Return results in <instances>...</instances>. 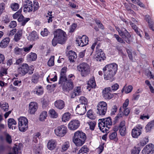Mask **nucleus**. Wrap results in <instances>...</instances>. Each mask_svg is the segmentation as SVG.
I'll list each match as a JSON object with an SVG mask.
<instances>
[{"label":"nucleus","instance_id":"10","mask_svg":"<svg viewBox=\"0 0 154 154\" xmlns=\"http://www.w3.org/2000/svg\"><path fill=\"white\" fill-rule=\"evenodd\" d=\"M142 127L140 125H137L135 126L132 130L131 135L132 137L135 138H137L142 133L141 130Z\"/></svg>","mask_w":154,"mask_h":154},{"label":"nucleus","instance_id":"56","mask_svg":"<svg viewBox=\"0 0 154 154\" xmlns=\"http://www.w3.org/2000/svg\"><path fill=\"white\" fill-rule=\"evenodd\" d=\"M33 151L35 154H41L40 148L38 146H35L34 148Z\"/></svg>","mask_w":154,"mask_h":154},{"label":"nucleus","instance_id":"3","mask_svg":"<svg viewBox=\"0 0 154 154\" xmlns=\"http://www.w3.org/2000/svg\"><path fill=\"white\" fill-rule=\"evenodd\" d=\"M112 123L111 118L108 117L103 119V120L102 119H100L98 123V126L102 132L107 133Z\"/></svg>","mask_w":154,"mask_h":154},{"label":"nucleus","instance_id":"6","mask_svg":"<svg viewBox=\"0 0 154 154\" xmlns=\"http://www.w3.org/2000/svg\"><path fill=\"white\" fill-rule=\"evenodd\" d=\"M18 128L20 131L24 132L28 129V119L25 117H20L18 119Z\"/></svg>","mask_w":154,"mask_h":154},{"label":"nucleus","instance_id":"42","mask_svg":"<svg viewBox=\"0 0 154 154\" xmlns=\"http://www.w3.org/2000/svg\"><path fill=\"white\" fill-rule=\"evenodd\" d=\"M49 115L51 117L53 118H56L58 116L57 113L54 109H51L49 112Z\"/></svg>","mask_w":154,"mask_h":154},{"label":"nucleus","instance_id":"61","mask_svg":"<svg viewBox=\"0 0 154 154\" xmlns=\"http://www.w3.org/2000/svg\"><path fill=\"white\" fill-rule=\"evenodd\" d=\"M17 26V23L15 21H12L9 25V27L11 28H13Z\"/></svg>","mask_w":154,"mask_h":154},{"label":"nucleus","instance_id":"5","mask_svg":"<svg viewBox=\"0 0 154 154\" xmlns=\"http://www.w3.org/2000/svg\"><path fill=\"white\" fill-rule=\"evenodd\" d=\"M54 37L57 39L59 43L63 44L65 43L66 40V34L63 30L57 29L54 32Z\"/></svg>","mask_w":154,"mask_h":154},{"label":"nucleus","instance_id":"31","mask_svg":"<svg viewBox=\"0 0 154 154\" xmlns=\"http://www.w3.org/2000/svg\"><path fill=\"white\" fill-rule=\"evenodd\" d=\"M10 40L9 38H6L4 39L0 43V47L1 48L6 47L8 44Z\"/></svg>","mask_w":154,"mask_h":154},{"label":"nucleus","instance_id":"40","mask_svg":"<svg viewBox=\"0 0 154 154\" xmlns=\"http://www.w3.org/2000/svg\"><path fill=\"white\" fill-rule=\"evenodd\" d=\"M89 151V149L86 145H84L82 146L79 150V153L83 152L85 153H87Z\"/></svg>","mask_w":154,"mask_h":154},{"label":"nucleus","instance_id":"2","mask_svg":"<svg viewBox=\"0 0 154 154\" xmlns=\"http://www.w3.org/2000/svg\"><path fill=\"white\" fill-rule=\"evenodd\" d=\"M75 79L74 75L71 74L68 76L67 78L59 80V84L60 85L64 91H69L74 87L73 81Z\"/></svg>","mask_w":154,"mask_h":154},{"label":"nucleus","instance_id":"55","mask_svg":"<svg viewBox=\"0 0 154 154\" xmlns=\"http://www.w3.org/2000/svg\"><path fill=\"white\" fill-rule=\"evenodd\" d=\"M39 8V4L36 1H33V11L35 12L37 11Z\"/></svg>","mask_w":154,"mask_h":154},{"label":"nucleus","instance_id":"20","mask_svg":"<svg viewBox=\"0 0 154 154\" xmlns=\"http://www.w3.org/2000/svg\"><path fill=\"white\" fill-rule=\"evenodd\" d=\"M57 142L56 141L53 139L49 140L48 142L47 148L51 150L54 149L56 147Z\"/></svg>","mask_w":154,"mask_h":154},{"label":"nucleus","instance_id":"9","mask_svg":"<svg viewBox=\"0 0 154 154\" xmlns=\"http://www.w3.org/2000/svg\"><path fill=\"white\" fill-rule=\"evenodd\" d=\"M54 133L57 137H64L67 133V127L64 125H61L57 127L54 129Z\"/></svg>","mask_w":154,"mask_h":154},{"label":"nucleus","instance_id":"25","mask_svg":"<svg viewBox=\"0 0 154 154\" xmlns=\"http://www.w3.org/2000/svg\"><path fill=\"white\" fill-rule=\"evenodd\" d=\"M54 105L57 108L59 109H62L64 107L65 103L63 100H59L55 101Z\"/></svg>","mask_w":154,"mask_h":154},{"label":"nucleus","instance_id":"63","mask_svg":"<svg viewBox=\"0 0 154 154\" xmlns=\"http://www.w3.org/2000/svg\"><path fill=\"white\" fill-rule=\"evenodd\" d=\"M140 150L138 148L134 147L132 150L131 154H139Z\"/></svg>","mask_w":154,"mask_h":154},{"label":"nucleus","instance_id":"33","mask_svg":"<svg viewBox=\"0 0 154 154\" xmlns=\"http://www.w3.org/2000/svg\"><path fill=\"white\" fill-rule=\"evenodd\" d=\"M37 58V55L35 53H31L27 56V60L29 61L35 60Z\"/></svg>","mask_w":154,"mask_h":154},{"label":"nucleus","instance_id":"39","mask_svg":"<svg viewBox=\"0 0 154 154\" xmlns=\"http://www.w3.org/2000/svg\"><path fill=\"white\" fill-rule=\"evenodd\" d=\"M133 89V87L131 85H129L128 86L125 87L124 86L122 90V92L124 91L126 94H128L131 92Z\"/></svg>","mask_w":154,"mask_h":154},{"label":"nucleus","instance_id":"34","mask_svg":"<svg viewBox=\"0 0 154 154\" xmlns=\"http://www.w3.org/2000/svg\"><path fill=\"white\" fill-rule=\"evenodd\" d=\"M40 79L39 75L37 73L33 74L32 77L31 81L32 83H33L35 84H37Z\"/></svg>","mask_w":154,"mask_h":154},{"label":"nucleus","instance_id":"18","mask_svg":"<svg viewBox=\"0 0 154 154\" xmlns=\"http://www.w3.org/2000/svg\"><path fill=\"white\" fill-rule=\"evenodd\" d=\"M96 51L97 53L96 58L97 61H101L102 60H104L105 59V54L101 49L97 50Z\"/></svg>","mask_w":154,"mask_h":154},{"label":"nucleus","instance_id":"16","mask_svg":"<svg viewBox=\"0 0 154 154\" xmlns=\"http://www.w3.org/2000/svg\"><path fill=\"white\" fill-rule=\"evenodd\" d=\"M29 67L28 64L23 63L18 69L19 72L22 75H24L28 72Z\"/></svg>","mask_w":154,"mask_h":154},{"label":"nucleus","instance_id":"60","mask_svg":"<svg viewBox=\"0 0 154 154\" xmlns=\"http://www.w3.org/2000/svg\"><path fill=\"white\" fill-rule=\"evenodd\" d=\"M5 137L6 142L8 143H11L12 142L11 136L8 134H6Z\"/></svg>","mask_w":154,"mask_h":154},{"label":"nucleus","instance_id":"11","mask_svg":"<svg viewBox=\"0 0 154 154\" xmlns=\"http://www.w3.org/2000/svg\"><path fill=\"white\" fill-rule=\"evenodd\" d=\"M76 42L78 45L82 47H83L88 44V38L86 36L83 35L81 38H77Z\"/></svg>","mask_w":154,"mask_h":154},{"label":"nucleus","instance_id":"48","mask_svg":"<svg viewBox=\"0 0 154 154\" xmlns=\"http://www.w3.org/2000/svg\"><path fill=\"white\" fill-rule=\"evenodd\" d=\"M89 126L90 129L91 130H94L96 125V122L94 121L89 122L87 123Z\"/></svg>","mask_w":154,"mask_h":154},{"label":"nucleus","instance_id":"7","mask_svg":"<svg viewBox=\"0 0 154 154\" xmlns=\"http://www.w3.org/2000/svg\"><path fill=\"white\" fill-rule=\"evenodd\" d=\"M116 30L118 32L119 35L124 39L125 41L128 43L130 42V38L131 37V35L127 30L124 28H122L121 29L118 27L116 28Z\"/></svg>","mask_w":154,"mask_h":154},{"label":"nucleus","instance_id":"4","mask_svg":"<svg viewBox=\"0 0 154 154\" xmlns=\"http://www.w3.org/2000/svg\"><path fill=\"white\" fill-rule=\"evenodd\" d=\"M78 71L80 72L81 75L85 77L89 74L91 71L89 65L86 63H83L80 64L77 66Z\"/></svg>","mask_w":154,"mask_h":154},{"label":"nucleus","instance_id":"38","mask_svg":"<svg viewBox=\"0 0 154 154\" xmlns=\"http://www.w3.org/2000/svg\"><path fill=\"white\" fill-rule=\"evenodd\" d=\"M71 114L69 112L64 113L62 116V121L66 122L68 121L71 118Z\"/></svg>","mask_w":154,"mask_h":154},{"label":"nucleus","instance_id":"59","mask_svg":"<svg viewBox=\"0 0 154 154\" xmlns=\"http://www.w3.org/2000/svg\"><path fill=\"white\" fill-rule=\"evenodd\" d=\"M123 113L122 111H120L117 116L115 118L116 121H118L119 119H120L123 116Z\"/></svg>","mask_w":154,"mask_h":154},{"label":"nucleus","instance_id":"43","mask_svg":"<svg viewBox=\"0 0 154 154\" xmlns=\"http://www.w3.org/2000/svg\"><path fill=\"white\" fill-rule=\"evenodd\" d=\"M117 136V133L116 132H114L112 133L109 136V138L110 140H114L115 141L118 140Z\"/></svg>","mask_w":154,"mask_h":154},{"label":"nucleus","instance_id":"30","mask_svg":"<svg viewBox=\"0 0 154 154\" xmlns=\"http://www.w3.org/2000/svg\"><path fill=\"white\" fill-rule=\"evenodd\" d=\"M73 142L77 146H80L82 145L85 143V141L74 137L73 138Z\"/></svg>","mask_w":154,"mask_h":154},{"label":"nucleus","instance_id":"29","mask_svg":"<svg viewBox=\"0 0 154 154\" xmlns=\"http://www.w3.org/2000/svg\"><path fill=\"white\" fill-rule=\"evenodd\" d=\"M69 59L70 62H73L76 60L77 56L76 53L72 51H69Z\"/></svg>","mask_w":154,"mask_h":154},{"label":"nucleus","instance_id":"41","mask_svg":"<svg viewBox=\"0 0 154 154\" xmlns=\"http://www.w3.org/2000/svg\"><path fill=\"white\" fill-rule=\"evenodd\" d=\"M47 112L46 111L42 112L40 115L39 120L41 121H44L47 117Z\"/></svg>","mask_w":154,"mask_h":154},{"label":"nucleus","instance_id":"17","mask_svg":"<svg viewBox=\"0 0 154 154\" xmlns=\"http://www.w3.org/2000/svg\"><path fill=\"white\" fill-rule=\"evenodd\" d=\"M38 108V105L37 103L32 102L30 103L29 105V112L31 114H34Z\"/></svg>","mask_w":154,"mask_h":154},{"label":"nucleus","instance_id":"44","mask_svg":"<svg viewBox=\"0 0 154 154\" xmlns=\"http://www.w3.org/2000/svg\"><path fill=\"white\" fill-rule=\"evenodd\" d=\"M148 138L147 137H146L141 140L138 144L141 146H143L148 143Z\"/></svg>","mask_w":154,"mask_h":154},{"label":"nucleus","instance_id":"23","mask_svg":"<svg viewBox=\"0 0 154 154\" xmlns=\"http://www.w3.org/2000/svg\"><path fill=\"white\" fill-rule=\"evenodd\" d=\"M44 90L43 88L41 86H37L32 91V93L35 94L40 96L43 94Z\"/></svg>","mask_w":154,"mask_h":154},{"label":"nucleus","instance_id":"26","mask_svg":"<svg viewBox=\"0 0 154 154\" xmlns=\"http://www.w3.org/2000/svg\"><path fill=\"white\" fill-rule=\"evenodd\" d=\"M38 39V35L35 31L32 32L28 37V39L30 41H35Z\"/></svg>","mask_w":154,"mask_h":154},{"label":"nucleus","instance_id":"49","mask_svg":"<svg viewBox=\"0 0 154 154\" xmlns=\"http://www.w3.org/2000/svg\"><path fill=\"white\" fill-rule=\"evenodd\" d=\"M87 116L91 119H94L95 118V116L93 114L92 111L91 110H89L88 111L87 113Z\"/></svg>","mask_w":154,"mask_h":154},{"label":"nucleus","instance_id":"64","mask_svg":"<svg viewBox=\"0 0 154 154\" xmlns=\"http://www.w3.org/2000/svg\"><path fill=\"white\" fill-rule=\"evenodd\" d=\"M18 150L17 147L14 146L12 148V152H11L8 154H18Z\"/></svg>","mask_w":154,"mask_h":154},{"label":"nucleus","instance_id":"15","mask_svg":"<svg viewBox=\"0 0 154 154\" xmlns=\"http://www.w3.org/2000/svg\"><path fill=\"white\" fill-rule=\"evenodd\" d=\"M80 124V122L78 120H72L68 124V128L70 130H75L78 128Z\"/></svg>","mask_w":154,"mask_h":154},{"label":"nucleus","instance_id":"27","mask_svg":"<svg viewBox=\"0 0 154 154\" xmlns=\"http://www.w3.org/2000/svg\"><path fill=\"white\" fill-rule=\"evenodd\" d=\"M17 122L13 119H9L8 120V127L12 130L15 129L16 128V125Z\"/></svg>","mask_w":154,"mask_h":154},{"label":"nucleus","instance_id":"53","mask_svg":"<svg viewBox=\"0 0 154 154\" xmlns=\"http://www.w3.org/2000/svg\"><path fill=\"white\" fill-rule=\"evenodd\" d=\"M49 33V32L48 31V29L46 28H45L41 32V35L43 37L47 36Z\"/></svg>","mask_w":154,"mask_h":154},{"label":"nucleus","instance_id":"32","mask_svg":"<svg viewBox=\"0 0 154 154\" xmlns=\"http://www.w3.org/2000/svg\"><path fill=\"white\" fill-rule=\"evenodd\" d=\"M14 52V54L17 55H22L24 56L26 55L25 53L23 52V49L19 48L17 47L15 48Z\"/></svg>","mask_w":154,"mask_h":154},{"label":"nucleus","instance_id":"52","mask_svg":"<svg viewBox=\"0 0 154 154\" xmlns=\"http://www.w3.org/2000/svg\"><path fill=\"white\" fill-rule=\"evenodd\" d=\"M69 146V143L68 142H65L63 145L62 149L63 151H65L67 149Z\"/></svg>","mask_w":154,"mask_h":154},{"label":"nucleus","instance_id":"51","mask_svg":"<svg viewBox=\"0 0 154 154\" xmlns=\"http://www.w3.org/2000/svg\"><path fill=\"white\" fill-rule=\"evenodd\" d=\"M32 47L33 45H30L28 47L23 48H22L23 49V52L25 53L26 54L29 52Z\"/></svg>","mask_w":154,"mask_h":154},{"label":"nucleus","instance_id":"1","mask_svg":"<svg viewBox=\"0 0 154 154\" xmlns=\"http://www.w3.org/2000/svg\"><path fill=\"white\" fill-rule=\"evenodd\" d=\"M118 70V65L115 63L106 65L103 69L104 79L106 80L110 79L116 74Z\"/></svg>","mask_w":154,"mask_h":154},{"label":"nucleus","instance_id":"24","mask_svg":"<svg viewBox=\"0 0 154 154\" xmlns=\"http://www.w3.org/2000/svg\"><path fill=\"white\" fill-rule=\"evenodd\" d=\"M74 137L84 141H85L86 138L85 134L84 133L79 131L75 133Z\"/></svg>","mask_w":154,"mask_h":154},{"label":"nucleus","instance_id":"45","mask_svg":"<svg viewBox=\"0 0 154 154\" xmlns=\"http://www.w3.org/2000/svg\"><path fill=\"white\" fill-rule=\"evenodd\" d=\"M54 56H51L48 62V65L49 66H53L54 64Z\"/></svg>","mask_w":154,"mask_h":154},{"label":"nucleus","instance_id":"8","mask_svg":"<svg viewBox=\"0 0 154 154\" xmlns=\"http://www.w3.org/2000/svg\"><path fill=\"white\" fill-rule=\"evenodd\" d=\"M97 113L99 115H104L107 111V104L104 101H100L98 103L97 106Z\"/></svg>","mask_w":154,"mask_h":154},{"label":"nucleus","instance_id":"58","mask_svg":"<svg viewBox=\"0 0 154 154\" xmlns=\"http://www.w3.org/2000/svg\"><path fill=\"white\" fill-rule=\"evenodd\" d=\"M132 2L134 3L137 4L138 5L140 6L141 7H144V5L139 0H131Z\"/></svg>","mask_w":154,"mask_h":154},{"label":"nucleus","instance_id":"21","mask_svg":"<svg viewBox=\"0 0 154 154\" xmlns=\"http://www.w3.org/2000/svg\"><path fill=\"white\" fill-rule=\"evenodd\" d=\"M129 100L128 99H126L125 102L123 104L122 108L123 109V115L128 116L130 112L129 109L127 107L128 105Z\"/></svg>","mask_w":154,"mask_h":154},{"label":"nucleus","instance_id":"46","mask_svg":"<svg viewBox=\"0 0 154 154\" xmlns=\"http://www.w3.org/2000/svg\"><path fill=\"white\" fill-rule=\"evenodd\" d=\"M119 131L120 135L122 137H124L127 133L126 128H119Z\"/></svg>","mask_w":154,"mask_h":154},{"label":"nucleus","instance_id":"36","mask_svg":"<svg viewBox=\"0 0 154 154\" xmlns=\"http://www.w3.org/2000/svg\"><path fill=\"white\" fill-rule=\"evenodd\" d=\"M67 69V68L65 67H64L62 69L60 73L59 80L67 78L66 75Z\"/></svg>","mask_w":154,"mask_h":154},{"label":"nucleus","instance_id":"50","mask_svg":"<svg viewBox=\"0 0 154 154\" xmlns=\"http://www.w3.org/2000/svg\"><path fill=\"white\" fill-rule=\"evenodd\" d=\"M79 102L80 103V104H83L86 105L88 103L87 99L83 96H81L80 97Z\"/></svg>","mask_w":154,"mask_h":154},{"label":"nucleus","instance_id":"13","mask_svg":"<svg viewBox=\"0 0 154 154\" xmlns=\"http://www.w3.org/2000/svg\"><path fill=\"white\" fill-rule=\"evenodd\" d=\"M23 11L25 12H30L33 10L32 3V2L29 0L25 1L24 4Z\"/></svg>","mask_w":154,"mask_h":154},{"label":"nucleus","instance_id":"37","mask_svg":"<svg viewBox=\"0 0 154 154\" xmlns=\"http://www.w3.org/2000/svg\"><path fill=\"white\" fill-rule=\"evenodd\" d=\"M154 126V120L149 122L145 127L146 131L148 132L151 131Z\"/></svg>","mask_w":154,"mask_h":154},{"label":"nucleus","instance_id":"62","mask_svg":"<svg viewBox=\"0 0 154 154\" xmlns=\"http://www.w3.org/2000/svg\"><path fill=\"white\" fill-rule=\"evenodd\" d=\"M76 26V24L75 23L72 24L70 26L69 32L70 33L73 32L75 29Z\"/></svg>","mask_w":154,"mask_h":154},{"label":"nucleus","instance_id":"14","mask_svg":"<svg viewBox=\"0 0 154 154\" xmlns=\"http://www.w3.org/2000/svg\"><path fill=\"white\" fill-rule=\"evenodd\" d=\"M86 106L83 104H79L78 105L76 108L75 111L78 114L83 115L86 111Z\"/></svg>","mask_w":154,"mask_h":154},{"label":"nucleus","instance_id":"19","mask_svg":"<svg viewBox=\"0 0 154 154\" xmlns=\"http://www.w3.org/2000/svg\"><path fill=\"white\" fill-rule=\"evenodd\" d=\"M81 93V87H76L74 88L73 91L71 93L70 97L71 98H73L76 96L80 95Z\"/></svg>","mask_w":154,"mask_h":154},{"label":"nucleus","instance_id":"47","mask_svg":"<svg viewBox=\"0 0 154 154\" xmlns=\"http://www.w3.org/2000/svg\"><path fill=\"white\" fill-rule=\"evenodd\" d=\"M10 7L13 11H16L19 8V6L18 3H14L11 4Z\"/></svg>","mask_w":154,"mask_h":154},{"label":"nucleus","instance_id":"12","mask_svg":"<svg viewBox=\"0 0 154 154\" xmlns=\"http://www.w3.org/2000/svg\"><path fill=\"white\" fill-rule=\"evenodd\" d=\"M111 92H112V90L110 87H109L105 88L102 92L103 97L106 99H111L113 97V94L110 93Z\"/></svg>","mask_w":154,"mask_h":154},{"label":"nucleus","instance_id":"28","mask_svg":"<svg viewBox=\"0 0 154 154\" xmlns=\"http://www.w3.org/2000/svg\"><path fill=\"white\" fill-rule=\"evenodd\" d=\"M87 88L90 90L91 88H94L96 86V83L94 78H91L88 81Z\"/></svg>","mask_w":154,"mask_h":154},{"label":"nucleus","instance_id":"57","mask_svg":"<svg viewBox=\"0 0 154 154\" xmlns=\"http://www.w3.org/2000/svg\"><path fill=\"white\" fill-rule=\"evenodd\" d=\"M7 69L4 68H2L1 69V72H0V77L6 75L7 74Z\"/></svg>","mask_w":154,"mask_h":154},{"label":"nucleus","instance_id":"22","mask_svg":"<svg viewBox=\"0 0 154 154\" xmlns=\"http://www.w3.org/2000/svg\"><path fill=\"white\" fill-rule=\"evenodd\" d=\"M153 149L152 144L150 143L146 146L142 151L143 154H149L152 151Z\"/></svg>","mask_w":154,"mask_h":154},{"label":"nucleus","instance_id":"35","mask_svg":"<svg viewBox=\"0 0 154 154\" xmlns=\"http://www.w3.org/2000/svg\"><path fill=\"white\" fill-rule=\"evenodd\" d=\"M22 29H20L15 35L14 39L15 41L17 42L20 39L22 36Z\"/></svg>","mask_w":154,"mask_h":154},{"label":"nucleus","instance_id":"54","mask_svg":"<svg viewBox=\"0 0 154 154\" xmlns=\"http://www.w3.org/2000/svg\"><path fill=\"white\" fill-rule=\"evenodd\" d=\"M22 10L20 9L18 11L16 12L13 15V17L14 19H16L18 18L21 14Z\"/></svg>","mask_w":154,"mask_h":154}]
</instances>
